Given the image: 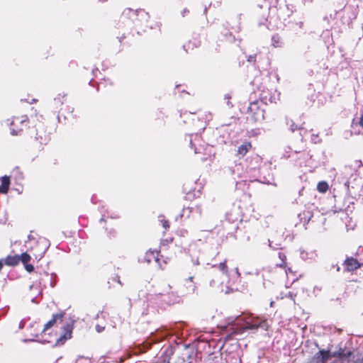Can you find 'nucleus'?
Returning <instances> with one entry per match:
<instances>
[{
  "mask_svg": "<svg viewBox=\"0 0 363 363\" xmlns=\"http://www.w3.org/2000/svg\"><path fill=\"white\" fill-rule=\"evenodd\" d=\"M227 325H224L225 339H238L248 330H257L259 328L267 330L266 320H262L252 314L242 313L237 316H230L227 319Z\"/></svg>",
  "mask_w": 363,
  "mask_h": 363,
  "instance_id": "nucleus-1",
  "label": "nucleus"
},
{
  "mask_svg": "<svg viewBox=\"0 0 363 363\" xmlns=\"http://www.w3.org/2000/svg\"><path fill=\"white\" fill-rule=\"evenodd\" d=\"M125 16L132 19L135 28L141 29L143 31H145L147 28H152V26L149 25V13L143 9L133 11L131 9H128L123 12V17Z\"/></svg>",
  "mask_w": 363,
  "mask_h": 363,
  "instance_id": "nucleus-2",
  "label": "nucleus"
},
{
  "mask_svg": "<svg viewBox=\"0 0 363 363\" xmlns=\"http://www.w3.org/2000/svg\"><path fill=\"white\" fill-rule=\"evenodd\" d=\"M180 300V296L173 291L167 294L159 293L150 295L147 298L149 304L161 308H165L166 306L179 303Z\"/></svg>",
  "mask_w": 363,
  "mask_h": 363,
  "instance_id": "nucleus-3",
  "label": "nucleus"
},
{
  "mask_svg": "<svg viewBox=\"0 0 363 363\" xmlns=\"http://www.w3.org/2000/svg\"><path fill=\"white\" fill-rule=\"evenodd\" d=\"M352 354L351 351H346L345 350L340 349L336 352H330L329 350H320L317 352L313 358L311 359L310 363H327L333 357H337L342 362H348L349 358Z\"/></svg>",
  "mask_w": 363,
  "mask_h": 363,
  "instance_id": "nucleus-4",
  "label": "nucleus"
},
{
  "mask_svg": "<svg viewBox=\"0 0 363 363\" xmlns=\"http://www.w3.org/2000/svg\"><path fill=\"white\" fill-rule=\"evenodd\" d=\"M247 172L250 174L251 179L262 184H269L273 181V176L269 168L267 166H263L259 169L249 167Z\"/></svg>",
  "mask_w": 363,
  "mask_h": 363,
  "instance_id": "nucleus-5",
  "label": "nucleus"
},
{
  "mask_svg": "<svg viewBox=\"0 0 363 363\" xmlns=\"http://www.w3.org/2000/svg\"><path fill=\"white\" fill-rule=\"evenodd\" d=\"M264 105L259 101H254L249 104L247 108V118L254 122H262L264 120Z\"/></svg>",
  "mask_w": 363,
  "mask_h": 363,
  "instance_id": "nucleus-6",
  "label": "nucleus"
},
{
  "mask_svg": "<svg viewBox=\"0 0 363 363\" xmlns=\"http://www.w3.org/2000/svg\"><path fill=\"white\" fill-rule=\"evenodd\" d=\"M189 138L190 147L194 150L196 154L204 153L211 147L201 140L200 135L198 133L191 134L188 136Z\"/></svg>",
  "mask_w": 363,
  "mask_h": 363,
  "instance_id": "nucleus-7",
  "label": "nucleus"
},
{
  "mask_svg": "<svg viewBox=\"0 0 363 363\" xmlns=\"http://www.w3.org/2000/svg\"><path fill=\"white\" fill-rule=\"evenodd\" d=\"M74 320L69 318L62 326L63 333L57 339L55 345H62L72 337Z\"/></svg>",
  "mask_w": 363,
  "mask_h": 363,
  "instance_id": "nucleus-8",
  "label": "nucleus"
},
{
  "mask_svg": "<svg viewBox=\"0 0 363 363\" xmlns=\"http://www.w3.org/2000/svg\"><path fill=\"white\" fill-rule=\"evenodd\" d=\"M56 275L53 274H49L46 272H43L40 274V277L38 279V282L36 283L40 288H47L48 286H50L53 288L55 284Z\"/></svg>",
  "mask_w": 363,
  "mask_h": 363,
  "instance_id": "nucleus-9",
  "label": "nucleus"
},
{
  "mask_svg": "<svg viewBox=\"0 0 363 363\" xmlns=\"http://www.w3.org/2000/svg\"><path fill=\"white\" fill-rule=\"evenodd\" d=\"M166 337V334L162 331L156 330L152 333L144 341V347L145 349H149L152 344L160 342Z\"/></svg>",
  "mask_w": 363,
  "mask_h": 363,
  "instance_id": "nucleus-10",
  "label": "nucleus"
},
{
  "mask_svg": "<svg viewBox=\"0 0 363 363\" xmlns=\"http://www.w3.org/2000/svg\"><path fill=\"white\" fill-rule=\"evenodd\" d=\"M263 105H267L269 103H276V96L272 94L268 89H263L260 90L259 97L258 100Z\"/></svg>",
  "mask_w": 363,
  "mask_h": 363,
  "instance_id": "nucleus-11",
  "label": "nucleus"
},
{
  "mask_svg": "<svg viewBox=\"0 0 363 363\" xmlns=\"http://www.w3.org/2000/svg\"><path fill=\"white\" fill-rule=\"evenodd\" d=\"M226 28L229 30V32L224 34L225 38L229 43H233L235 41V36L233 35V32L239 33L240 30V23L236 26H230L229 22L226 23Z\"/></svg>",
  "mask_w": 363,
  "mask_h": 363,
  "instance_id": "nucleus-12",
  "label": "nucleus"
},
{
  "mask_svg": "<svg viewBox=\"0 0 363 363\" xmlns=\"http://www.w3.org/2000/svg\"><path fill=\"white\" fill-rule=\"evenodd\" d=\"M43 289L40 288V286L37 284H33L30 286V292L28 296L31 298V302L34 303H38L37 298L38 296L41 295Z\"/></svg>",
  "mask_w": 363,
  "mask_h": 363,
  "instance_id": "nucleus-13",
  "label": "nucleus"
},
{
  "mask_svg": "<svg viewBox=\"0 0 363 363\" xmlns=\"http://www.w3.org/2000/svg\"><path fill=\"white\" fill-rule=\"evenodd\" d=\"M345 270L347 272H352L361 267V264L358 260L353 257H347L345 262Z\"/></svg>",
  "mask_w": 363,
  "mask_h": 363,
  "instance_id": "nucleus-14",
  "label": "nucleus"
},
{
  "mask_svg": "<svg viewBox=\"0 0 363 363\" xmlns=\"http://www.w3.org/2000/svg\"><path fill=\"white\" fill-rule=\"evenodd\" d=\"M65 315L64 312L53 314L52 318L45 325L42 332L52 328L57 321L62 322Z\"/></svg>",
  "mask_w": 363,
  "mask_h": 363,
  "instance_id": "nucleus-15",
  "label": "nucleus"
},
{
  "mask_svg": "<svg viewBox=\"0 0 363 363\" xmlns=\"http://www.w3.org/2000/svg\"><path fill=\"white\" fill-rule=\"evenodd\" d=\"M317 256L318 255L315 250L307 251L301 250L300 251V257L301 258V259L308 262L314 261L316 259Z\"/></svg>",
  "mask_w": 363,
  "mask_h": 363,
  "instance_id": "nucleus-16",
  "label": "nucleus"
},
{
  "mask_svg": "<svg viewBox=\"0 0 363 363\" xmlns=\"http://www.w3.org/2000/svg\"><path fill=\"white\" fill-rule=\"evenodd\" d=\"M38 245L41 250V252L39 255V259H41L44 256L48 249L50 247V241L45 238H40L38 241Z\"/></svg>",
  "mask_w": 363,
  "mask_h": 363,
  "instance_id": "nucleus-17",
  "label": "nucleus"
},
{
  "mask_svg": "<svg viewBox=\"0 0 363 363\" xmlns=\"http://www.w3.org/2000/svg\"><path fill=\"white\" fill-rule=\"evenodd\" d=\"M10 186V177L4 176L1 177L0 193L6 194L8 193Z\"/></svg>",
  "mask_w": 363,
  "mask_h": 363,
  "instance_id": "nucleus-18",
  "label": "nucleus"
},
{
  "mask_svg": "<svg viewBox=\"0 0 363 363\" xmlns=\"http://www.w3.org/2000/svg\"><path fill=\"white\" fill-rule=\"evenodd\" d=\"M67 94H59L53 101V108L55 109V111H57L59 109H61V106L63 105L64 101H65Z\"/></svg>",
  "mask_w": 363,
  "mask_h": 363,
  "instance_id": "nucleus-19",
  "label": "nucleus"
},
{
  "mask_svg": "<svg viewBox=\"0 0 363 363\" xmlns=\"http://www.w3.org/2000/svg\"><path fill=\"white\" fill-rule=\"evenodd\" d=\"M4 264L8 266H16L19 263L18 255H16L14 256H7L5 259H4Z\"/></svg>",
  "mask_w": 363,
  "mask_h": 363,
  "instance_id": "nucleus-20",
  "label": "nucleus"
},
{
  "mask_svg": "<svg viewBox=\"0 0 363 363\" xmlns=\"http://www.w3.org/2000/svg\"><path fill=\"white\" fill-rule=\"evenodd\" d=\"M185 286L186 288V291H184V294L188 295L194 292L196 286L192 281V277H189L187 280H186Z\"/></svg>",
  "mask_w": 363,
  "mask_h": 363,
  "instance_id": "nucleus-21",
  "label": "nucleus"
},
{
  "mask_svg": "<svg viewBox=\"0 0 363 363\" xmlns=\"http://www.w3.org/2000/svg\"><path fill=\"white\" fill-rule=\"evenodd\" d=\"M272 45L274 48H281L284 45L282 38L279 34H274L272 36Z\"/></svg>",
  "mask_w": 363,
  "mask_h": 363,
  "instance_id": "nucleus-22",
  "label": "nucleus"
},
{
  "mask_svg": "<svg viewBox=\"0 0 363 363\" xmlns=\"http://www.w3.org/2000/svg\"><path fill=\"white\" fill-rule=\"evenodd\" d=\"M298 217L303 224H306L311 220L313 214L309 211H304L303 213L298 214Z\"/></svg>",
  "mask_w": 363,
  "mask_h": 363,
  "instance_id": "nucleus-23",
  "label": "nucleus"
},
{
  "mask_svg": "<svg viewBox=\"0 0 363 363\" xmlns=\"http://www.w3.org/2000/svg\"><path fill=\"white\" fill-rule=\"evenodd\" d=\"M252 145L250 143H245L240 145L238 148V154L241 156H244L248 150L251 148Z\"/></svg>",
  "mask_w": 363,
  "mask_h": 363,
  "instance_id": "nucleus-24",
  "label": "nucleus"
},
{
  "mask_svg": "<svg viewBox=\"0 0 363 363\" xmlns=\"http://www.w3.org/2000/svg\"><path fill=\"white\" fill-rule=\"evenodd\" d=\"M233 175L237 176L239 178H242V167L240 164H235L231 169Z\"/></svg>",
  "mask_w": 363,
  "mask_h": 363,
  "instance_id": "nucleus-25",
  "label": "nucleus"
},
{
  "mask_svg": "<svg viewBox=\"0 0 363 363\" xmlns=\"http://www.w3.org/2000/svg\"><path fill=\"white\" fill-rule=\"evenodd\" d=\"M28 117L26 116H23L21 118L19 117H15L13 121L11 122L10 125L11 126H15L17 124L20 123L21 125L24 124L25 123L28 122Z\"/></svg>",
  "mask_w": 363,
  "mask_h": 363,
  "instance_id": "nucleus-26",
  "label": "nucleus"
},
{
  "mask_svg": "<svg viewBox=\"0 0 363 363\" xmlns=\"http://www.w3.org/2000/svg\"><path fill=\"white\" fill-rule=\"evenodd\" d=\"M200 45V41L199 40H194L193 43L189 41L186 44H184L183 45L184 50H185L186 52L190 49H194V48H197Z\"/></svg>",
  "mask_w": 363,
  "mask_h": 363,
  "instance_id": "nucleus-27",
  "label": "nucleus"
},
{
  "mask_svg": "<svg viewBox=\"0 0 363 363\" xmlns=\"http://www.w3.org/2000/svg\"><path fill=\"white\" fill-rule=\"evenodd\" d=\"M291 123L289 125L290 130L292 132H294L296 130H300V135L303 138V134L306 133V130H303V128L298 127L296 125H295V123L293 121H291Z\"/></svg>",
  "mask_w": 363,
  "mask_h": 363,
  "instance_id": "nucleus-28",
  "label": "nucleus"
},
{
  "mask_svg": "<svg viewBox=\"0 0 363 363\" xmlns=\"http://www.w3.org/2000/svg\"><path fill=\"white\" fill-rule=\"evenodd\" d=\"M152 259H155V253L153 251H148L144 256L143 261L147 263L151 262Z\"/></svg>",
  "mask_w": 363,
  "mask_h": 363,
  "instance_id": "nucleus-29",
  "label": "nucleus"
},
{
  "mask_svg": "<svg viewBox=\"0 0 363 363\" xmlns=\"http://www.w3.org/2000/svg\"><path fill=\"white\" fill-rule=\"evenodd\" d=\"M328 189V184L326 182H320L318 184L317 189L319 192L324 193Z\"/></svg>",
  "mask_w": 363,
  "mask_h": 363,
  "instance_id": "nucleus-30",
  "label": "nucleus"
},
{
  "mask_svg": "<svg viewBox=\"0 0 363 363\" xmlns=\"http://www.w3.org/2000/svg\"><path fill=\"white\" fill-rule=\"evenodd\" d=\"M192 262L194 264L199 265L200 264H202L203 265L207 264L210 265L211 263L206 262L205 259H203V255H201L199 257H197L196 259H192Z\"/></svg>",
  "mask_w": 363,
  "mask_h": 363,
  "instance_id": "nucleus-31",
  "label": "nucleus"
},
{
  "mask_svg": "<svg viewBox=\"0 0 363 363\" xmlns=\"http://www.w3.org/2000/svg\"><path fill=\"white\" fill-rule=\"evenodd\" d=\"M19 262L26 264L28 263L30 259V256L27 252H23L21 255H18Z\"/></svg>",
  "mask_w": 363,
  "mask_h": 363,
  "instance_id": "nucleus-32",
  "label": "nucleus"
},
{
  "mask_svg": "<svg viewBox=\"0 0 363 363\" xmlns=\"http://www.w3.org/2000/svg\"><path fill=\"white\" fill-rule=\"evenodd\" d=\"M113 282H117L120 286H122V283L121 282L120 277L118 274L114 275L108 279V284H109L110 288L112 286Z\"/></svg>",
  "mask_w": 363,
  "mask_h": 363,
  "instance_id": "nucleus-33",
  "label": "nucleus"
},
{
  "mask_svg": "<svg viewBox=\"0 0 363 363\" xmlns=\"http://www.w3.org/2000/svg\"><path fill=\"white\" fill-rule=\"evenodd\" d=\"M159 221L162 224V226L164 229H168L169 228V221L165 220L164 216L163 215L159 216Z\"/></svg>",
  "mask_w": 363,
  "mask_h": 363,
  "instance_id": "nucleus-34",
  "label": "nucleus"
},
{
  "mask_svg": "<svg viewBox=\"0 0 363 363\" xmlns=\"http://www.w3.org/2000/svg\"><path fill=\"white\" fill-rule=\"evenodd\" d=\"M218 267L223 274H226L228 273V266L226 265L225 260L224 262H221L218 264Z\"/></svg>",
  "mask_w": 363,
  "mask_h": 363,
  "instance_id": "nucleus-35",
  "label": "nucleus"
},
{
  "mask_svg": "<svg viewBox=\"0 0 363 363\" xmlns=\"http://www.w3.org/2000/svg\"><path fill=\"white\" fill-rule=\"evenodd\" d=\"M13 174H14V177H15V179L17 180V181H22L23 179V174L22 172H21L18 169V168H17L16 169H15L13 172Z\"/></svg>",
  "mask_w": 363,
  "mask_h": 363,
  "instance_id": "nucleus-36",
  "label": "nucleus"
},
{
  "mask_svg": "<svg viewBox=\"0 0 363 363\" xmlns=\"http://www.w3.org/2000/svg\"><path fill=\"white\" fill-rule=\"evenodd\" d=\"M106 214H107V216L105 213L102 214V216H101V219L99 220L100 222L105 221V218L106 217H108V218L110 217L111 218H118V216H117V215H114V216L113 215H111V216H109L108 212H106Z\"/></svg>",
  "mask_w": 363,
  "mask_h": 363,
  "instance_id": "nucleus-37",
  "label": "nucleus"
},
{
  "mask_svg": "<svg viewBox=\"0 0 363 363\" xmlns=\"http://www.w3.org/2000/svg\"><path fill=\"white\" fill-rule=\"evenodd\" d=\"M257 55H251L247 57V62L253 63L254 65L256 62Z\"/></svg>",
  "mask_w": 363,
  "mask_h": 363,
  "instance_id": "nucleus-38",
  "label": "nucleus"
},
{
  "mask_svg": "<svg viewBox=\"0 0 363 363\" xmlns=\"http://www.w3.org/2000/svg\"><path fill=\"white\" fill-rule=\"evenodd\" d=\"M268 244H269V247L273 250H278V249L281 248L280 244L276 243L275 245H273L272 242H271L270 240H268Z\"/></svg>",
  "mask_w": 363,
  "mask_h": 363,
  "instance_id": "nucleus-39",
  "label": "nucleus"
},
{
  "mask_svg": "<svg viewBox=\"0 0 363 363\" xmlns=\"http://www.w3.org/2000/svg\"><path fill=\"white\" fill-rule=\"evenodd\" d=\"M269 76H270V78H274L276 82H279V75L277 73V72H269Z\"/></svg>",
  "mask_w": 363,
  "mask_h": 363,
  "instance_id": "nucleus-40",
  "label": "nucleus"
},
{
  "mask_svg": "<svg viewBox=\"0 0 363 363\" xmlns=\"http://www.w3.org/2000/svg\"><path fill=\"white\" fill-rule=\"evenodd\" d=\"M75 363H89V360L86 358L81 357L76 360Z\"/></svg>",
  "mask_w": 363,
  "mask_h": 363,
  "instance_id": "nucleus-41",
  "label": "nucleus"
},
{
  "mask_svg": "<svg viewBox=\"0 0 363 363\" xmlns=\"http://www.w3.org/2000/svg\"><path fill=\"white\" fill-rule=\"evenodd\" d=\"M24 265H25V269H26L27 272H31L34 270V267L33 264L26 263V264H24Z\"/></svg>",
  "mask_w": 363,
  "mask_h": 363,
  "instance_id": "nucleus-42",
  "label": "nucleus"
},
{
  "mask_svg": "<svg viewBox=\"0 0 363 363\" xmlns=\"http://www.w3.org/2000/svg\"><path fill=\"white\" fill-rule=\"evenodd\" d=\"M10 130H11V134L13 135H18V134L21 133V132L22 130L21 129L16 130L14 128H12V127L10 128Z\"/></svg>",
  "mask_w": 363,
  "mask_h": 363,
  "instance_id": "nucleus-43",
  "label": "nucleus"
},
{
  "mask_svg": "<svg viewBox=\"0 0 363 363\" xmlns=\"http://www.w3.org/2000/svg\"><path fill=\"white\" fill-rule=\"evenodd\" d=\"M311 141L313 143H318L320 142V139H319L318 135L312 134L311 135Z\"/></svg>",
  "mask_w": 363,
  "mask_h": 363,
  "instance_id": "nucleus-44",
  "label": "nucleus"
},
{
  "mask_svg": "<svg viewBox=\"0 0 363 363\" xmlns=\"http://www.w3.org/2000/svg\"><path fill=\"white\" fill-rule=\"evenodd\" d=\"M107 234L108 235V237L111 238V237H115L116 235V232L114 229H110L108 232H107Z\"/></svg>",
  "mask_w": 363,
  "mask_h": 363,
  "instance_id": "nucleus-45",
  "label": "nucleus"
},
{
  "mask_svg": "<svg viewBox=\"0 0 363 363\" xmlns=\"http://www.w3.org/2000/svg\"><path fill=\"white\" fill-rule=\"evenodd\" d=\"M38 337V334L37 333V334L33 335V338H32V339H25V340H23V342H28L38 341V340L35 339ZM38 342H40V341L38 340Z\"/></svg>",
  "mask_w": 363,
  "mask_h": 363,
  "instance_id": "nucleus-46",
  "label": "nucleus"
},
{
  "mask_svg": "<svg viewBox=\"0 0 363 363\" xmlns=\"http://www.w3.org/2000/svg\"><path fill=\"white\" fill-rule=\"evenodd\" d=\"M278 256H279V258L281 259V261H286V256L284 252H279L278 254Z\"/></svg>",
  "mask_w": 363,
  "mask_h": 363,
  "instance_id": "nucleus-47",
  "label": "nucleus"
},
{
  "mask_svg": "<svg viewBox=\"0 0 363 363\" xmlns=\"http://www.w3.org/2000/svg\"><path fill=\"white\" fill-rule=\"evenodd\" d=\"M105 329V327L104 326H101L100 325H96V330L98 332V333H101Z\"/></svg>",
  "mask_w": 363,
  "mask_h": 363,
  "instance_id": "nucleus-48",
  "label": "nucleus"
},
{
  "mask_svg": "<svg viewBox=\"0 0 363 363\" xmlns=\"http://www.w3.org/2000/svg\"><path fill=\"white\" fill-rule=\"evenodd\" d=\"M277 265L279 267L285 269L286 267V261H281V262L277 264Z\"/></svg>",
  "mask_w": 363,
  "mask_h": 363,
  "instance_id": "nucleus-49",
  "label": "nucleus"
},
{
  "mask_svg": "<svg viewBox=\"0 0 363 363\" xmlns=\"http://www.w3.org/2000/svg\"><path fill=\"white\" fill-rule=\"evenodd\" d=\"M285 272L286 274L288 275L289 273L291 274H294V272L293 270L291 269V267H289L286 266V267L285 268Z\"/></svg>",
  "mask_w": 363,
  "mask_h": 363,
  "instance_id": "nucleus-50",
  "label": "nucleus"
},
{
  "mask_svg": "<svg viewBox=\"0 0 363 363\" xmlns=\"http://www.w3.org/2000/svg\"><path fill=\"white\" fill-rule=\"evenodd\" d=\"M288 150L289 151L286 150V152L283 155V157H285V158H289L291 157V155H288L287 153L291 151V147H288Z\"/></svg>",
  "mask_w": 363,
  "mask_h": 363,
  "instance_id": "nucleus-51",
  "label": "nucleus"
},
{
  "mask_svg": "<svg viewBox=\"0 0 363 363\" xmlns=\"http://www.w3.org/2000/svg\"><path fill=\"white\" fill-rule=\"evenodd\" d=\"M350 182L349 180H346L345 182H344V184L345 186H347V191L350 192Z\"/></svg>",
  "mask_w": 363,
  "mask_h": 363,
  "instance_id": "nucleus-52",
  "label": "nucleus"
},
{
  "mask_svg": "<svg viewBox=\"0 0 363 363\" xmlns=\"http://www.w3.org/2000/svg\"><path fill=\"white\" fill-rule=\"evenodd\" d=\"M25 326V321L23 320H22L20 323H19V329H23Z\"/></svg>",
  "mask_w": 363,
  "mask_h": 363,
  "instance_id": "nucleus-53",
  "label": "nucleus"
},
{
  "mask_svg": "<svg viewBox=\"0 0 363 363\" xmlns=\"http://www.w3.org/2000/svg\"><path fill=\"white\" fill-rule=\"evenodd\" d=\"M189 11L187 9H183V11H182V16H185L186 13H188Z\"/></svg>",
  "mask_w": 363,
  "mask_h": 363,
  "instance_id": "nucleus-54",
  "label": "nucleus"
},
{
  "mask_svg": "<svg viewBox=\"0 0 363 363\" xmlns=\"http://www.w3.org/2000/svg\"><path fill=\"white\" fill-rule=\"evenodd\" d=\"M359 124L363 128V115L359 118Z\"/></svg>",
  "mask_w": 363,
  "mask_h": 363,
  "instance_id": "nucleus-55",
  "label": "nucleus"
},
{
  "mask_svg": "<svg viewBox=\"0 0 363 363\" xmlns=\"http://www.w3.org/2000/svg\"><path fill=\"white\" fill-rule=\"evenodd\" d=\"M67 112H68V113H72L73 112V111H74V108H72V107H70V106H67Z\"/></svg>",
  "mask_w": 363,
  "mask_h": 363,
  "instance_id": "nucleus-56",
  "label": "nucleus"
},
{
  "mask_svg": "<svg viewBox=\"0 0 363 363\" xmlns=\"http://www.w3.org/2000/svg\"><path fill=\"white\" fill-rule=\"evenodd\" d=\"M4 265V259H0V271L3 268Z\"/></svg>",
  "mask_w": 363,
  "mask_h": 363,
  "instance_id": "nucleus-57",
  "label": "nucleus"
},
{
  "mask_svg": "<svg viewBox=\"0 0 363 363\" xmlns=\"http://www.w3.org/2000/svg\"><path fill=\"white\" fill-rule=\"evenodd\" d=\"M215 284H216V281L214 279H212L211 281H210V286H215Z\"/></svg>",
  "mask_w": 363,
  "mask_h": 363,
  "instance_id": "nucleus-58",
  "label": "nucleus"
},
{
  "mask_svg": "<svg viewBox=\"0 0 363 363\" xmlns=\"http://www.w3.org/2000/svg\"><path fill=\"white\" fill-rule=\"evenodd\" d=\"M99 72V69H98V68H96V69H93V70H92V73H93V74H94V76H96V72Z\"/></svg>",
  "mask_w": 363,
  "mask_h": 363,
  "instance_id": "nucleus-59",
  "label": "nucleus"
},
{
  "mask_svg": "<svg viewBox=\"0 0 363 363\" xmlns=\"http://www.w3.org/2000/svg\"><path fill=\"white\" fill-rule=\"evenodd\" d=\"M302 1L304 4H311V3H312L313 0H302Z\"/></svg>",
  "mask_w": 363,
  "mask_h": 363,
  "instance_id": "nucleus-60",
  "label": "nucleus"
},
{
  "mask_svg": "<svg viewBox=\"0 0 363 363\" xmlns=\"http://www.w3.org/2000/svg\"><path fill=\"white\" fill-rule=\"evenodd\" d=\"M296 24L298 26L299 28H301L303 27V23L302 21H299Z\"/></svg>",
  "mask_w": 363,
  "mask_h": 363,
  "instance_id": "nucleus-61",
  "label": "nucleus"
},
{
  "mask_svg": "<svg viewBox=\"0 0 363 363\" xmlns=\"http://www.w3.org/2000/svg\"><path fill=\"white\" fill-rule=\"evenodd\" d=\"M256 162H258L260 160V158L258 157H256L255 158Z\"/></svg>",
  "mask_w": 363,
  "mask_h": 363,
  "instance_id": "nucleus-62",
  "label": "nucleus"
},
{
  "mask_svg": "<svg viewBox=\"0 0 363 363\" xmlns=\"http://www.w3.org/2000/svg\"><path fill=\"white\" fill-rule=\"evenodd\" d=\"M301 155H303V156H308V153H306V152H303L301 153Z\"/></svg>",
  "mask_w": 363,
  "mask_h": 363,
  "instance_id": "nucleus-63",
  "label": "nucleus"
},
{
  "mask_svg": "<svg viewBox=\"0 0 363 363\" xmlns=\"http://www.w3.org/2000/svg\"><path fill=\"white\" fill-rule=\"evenodd\" d=\"M207 9H207L206 7L204 9L203 12H204V13H205V14L207 13Z\"/></svg>",
  "mask_w": 363,
  "mask_h": 363,
  "instance_id": "nucleus-64",
  "label": "nucleus"
}]
</instances>
